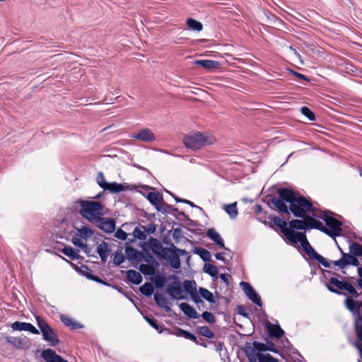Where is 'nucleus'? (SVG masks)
I'll return each instance as SVG.
<instances>
[{
  "mask_svg": "<svg viewBox=\"0 0 362 362\" xmlns=\"http://www.w3.org/2000/svg\"><path fill=\"white\" fill-rule=\"evenodd\" d=\"M274 209L279 212L288 214L291 212L295 217L303 216V208L309 207L310 200L303 196H296L294 192L288 188L279 190L278 197L271 199Z\"/></svg>",
  "mask_w": 362,
  "mask_h": 362,
  "instance_id": "nucleus-1",
  "label": "nucleus"
},
{
  "mask_svg": "<svg viewBox=\"0 0 362 362\" xmlns=\"http://www.w3.org/2000/svg\"><path fill=\"white\" fill-rule=\"evenodd\" d=\"M272 222L278 226L289 242L296 245L300 243L305 253L313 259L317 261L325 267H328L329 264L322 255L318 254L308 242L305 232H296L288 228L287 222L281 218L275 216L272 218Z\"/></svg>",
  "mask_w": 362,
  "mask_h": 362,
  "instance_id": "nucleus-2",
  "label": "nucleus"
},
{
  "mask_svg": "<svg viewBox=\"0 0 362 362\" xmlns=\"http://www.w3.org/2000/svg\"><path fill=\"white\" fill-rule=\"evenodd\" d=\"M313 216L322 219L326 223V226H325L322 222L317 220L318 224L317 226L315 227V229L325 233L332 238H335L341 235L342 232V223L341 221L332 217L330 211H317L315 209V211L313 212Z\"/></svg>",
  "mask_w": 362,
  "mask_h": 362,
  "instance_id": "nucleus-3",
  "label": "nucleus"
},
{
  "mask_svg": "<svg viewBox=\"0 0 362 362\" xmlns=\"http://www.w3.org/2000/svg\"><path fill=\"white\" fill-rule=\"evenodd\" d=\"M339 249L341 253V257L335 261L328 262L329 266L327 268H331L333 266L338 267L339 269H344L348 266H358L360 262L358 257H362V245L358 243H351L349 244V252H344L340 247Z\"/></svg>",
  "mask_w": 362,
  "mask_h": 362,
  "instance_id": "nucleus-4",
  "label": "nucleus"
},
{
  "mask_svg": "<svg viewBox=\"0 0 362 362\" xmlns=\"http://www.w3.org/2000/svg\"><path fill=\"white\" fill-rule=\"evenodd\" d=\"M77 202L81 207L79 214L90 223H94L104 216V206L100 202L79 199Z\"/></svg>",
  "mask_w": 362,
  "mask_h": 362,
  "instance_id": "nucleus-5",
  "label": "nucleus"
},
{
  "mask_svg": "<svg viewBox=\"0 0 362 362\" xmlns=\"http://www.w3.org/2000/svg\"><path fill=\"white\" fill-rule=\"evenodd\" d=\"M310 206L306 208H303V210L305 211V214L303 216H300L299 218H303V220L299 219H293L289 222L288 228L291 230H306V229H315V227L317 226V220L313 217L307 215V213H311L315 211V208L310 201Z\"/></svg>",
  "mask_w": 362,
  "mask_h": 362,
  "instance_id": "nucleus-6",
  "label": "nucleus"
},
{
  "mask_svg": "<svg viewBox=\"0 0 362 362\" xmlns=\"http://www.w3.org/2000/svg\"><path fill=\"white\" fill-rule=\"evenodd\" d=\"M214 141V138L207 137L199 132L186 135L183 139L185 146L192 150L200 149L205 145L213 144Z\"/></svg>",
  "mask_w": 362,
  "mask_h": 362,
  "instance_id": "nucleus-7",
  "label": "nucleus"
},
{
  "mask_svg": "<svg viewBox=\"0 0 362 362\" xmlns=\"http://www.w3.org/2000/svg\"><path fill=\"white\" fill-rule=\"evenodd\" d=\"M37 325L41 331L42 338L50 346H55L59 344V339L54 329L40 316L36 317Z\"/></svg>",
  "mask_w": 362,
  "mask_h": 362,
  "instance_id": "nucleus-8",
  "label": "nucleus"
},
{
  "mask_svg": "<svg viewBox=\"0 0 362 362\" xmlns=\"http://www.w3.org/2000/svg\"><path fill=\"white\" fill-rule=\"evenodd\" d=\"M267 349H271L267 347L266 344L255 341L252 343V346L250 344H246L244 351L249 362H257L259 354H256L255 351H265Z\"/></svg>",
  "mask_w": 362,
  "mask_h": 362,
  "instance_id": "nucleus-9",
  "label": "nucleus"
},
{
  "mask_svg": "<svg viewBox=\"0 0 362 362\" xmlns=\"http://www.w3.org/2000/svg\"><path fill=\"white\" fill-rule=\"evenodd\" d=\"M147 199L158 211L166 212L167 209H172L174 211H177L176 209H174L171 206L165 204L163 202L162 194L158 192H148L147 194Z\"/></svg>",
  "mask_w": 362,
  "mask_h": 362,
  "instance_id": "nucleus-10",
  "label": "nucleus"
},
{
  "mask_svg": "<svg viewBox=\"0 0 362 362\" xmlns=\"http://www.w3.org/2000/svg\"><path fill=\"white\" fill-rule=\"evenodd\" d=\"M240 286L245 292L247 297L257 305L262 307V302L260 296L255 291L250 284L246 281H241Z\"/></svg>",
  "mask_w": 362,
  "mask_h": 362,
  "instance_id": "nucleus-11",
  "label": "nucleus"
},
{
  "mask_svg": "<svg viewBox=\"0 0 362 362\" xmlns=\"http://www.w3.org/2000/svg\"><path fill=\"white\" fill-rule=\"evenodd\" d=\"M94 223L106 233H112L115 230V221L113 218L101 216Z\"/></svg>",
  "mask_w": 362,
  "mask_h": 362,
  "instance_id": "nucleus-12",
  "label": "nucleus"
},
{
  "mask_svg": "<svg viewBox=\"0 0 362 362\" xmlns=\"http://www.w3.org/2000/svg\"><path fill=\"white\" fill-rule=\"evenodd\" d=\"M6 341L17 349L25 350L29 349L31 345L30 339L25 336L21 337H8L6 338Z\"/></svg>",
  "mask_w": 362,
  "mask_h": 362,
  "instance_id": "nucleus-13",
  "label": "nucleus"
},
{
  "mask_svg": "<svg viewBox=\"0 0 362 362\" xmlns=\"http://www.w3.org/2000/svg\"><path fill=\"white\" fill-rule=\"evenodd\" d=\"M93 235V230L88 226H83L81 228L76 230V235L71 238V243L74 245L75 240H78L79 243H83L88 238H91Z\"/></svg>",
  "mask_w": 362,
  "mask_h": 362,
  "instance_id": "nucleus-14",
  "label": "nucleus"
},
{
  "mask_svg": "<svg viewBox=\"0 0 362 362\" xmlns=\"http://www.w3.org/2000/svg\"><path fill=\"white\" fill-rule=\"evenodd\" d=\"M150 247L152 252L161 258H166L170 250L169 247H163L160 242L155 238L151 240Z\"/></svg>",
  "mask_w": 362,
  "mask_h": 362,
  "instance_id": "nucleus-15",
  "label": "nucleus"
},
{
  "mask_svg": "<svg viewBox=\"0 0 362 362\" xmlns=\"http://www.w3.org/2000/svg\"><path fill=\"white\" fill-rule=\"evenodd\" d=\"M132 138L136 139L144 142H152L156 140V136L153 132L149 129H142L138 131L136 134L132 136Z\"/></svg>",
  "mask_w": 362,
  "mask_h": 362,
  "instance_id": "nucleus-16",
  "label": "nucleus"
},
{
  "mask_svg": "<svg viewBox=\"0 0 362 362\" xmlns=\"http://www.w3.org/2000/svg\"><path fill=\"white\" fill-rule=\"evenodd\" d=\"M346 282V281H340L337 278L332 277L329 279V284H327L326 286L330 292L339 295L344 294L343 292L339 290H344Z\"/></svg>",
  "mask_w": 362,
  "mask_h": 362,
  "instance_id": "nucleus-17",
  "label": "nucleus"
},
{
  "mask_svg": "<svg viewBox=\"0 0 362 362\" xmlns=\"http://www.w3.org/2000/svg\"><path fill=\"white\" fill-rule=\"evenodd\" d=\"M41 356L46 362H69L51 349L43 350Z\"/></svg>",
  "mask_w": 362,
  "mask_h": 362,
  "instance_id": "nucleus-18",
  "label": "nucleus"
},
{
  "mask_svg": "<svg viewBox=\"0 0 362 362\" xmlns=\"http://www.w3.org/2000/svg\"><path fill=\"white\" fill-rule=\"evenodd\" d=\"M167 293L173 298L175 299H182L184 298L182 296V288L180 284H173L167 287Z\"/></svg>",
  "mask_w": 362,
  "mask_h": 362,
  "instance_id": "nucleus-19",
  "label": "nucleus"
},
{
  "mask_svg": "<svg viewBox=\"0 0 362 362\" xmlns=\"http://www.w3.org/2000/svg\"><path fill=\"white\" fill-rule=\"evenodd\" d=\"M96 251L100 256L102 262H105L110 252L109 245L104 240H102L97 246Z\"/></svg>",
  "mask_w": 362,
  "mask_h": 362,
  "instance_id": "nucleus-20",
  "label": "nucleus"
},
{
  "mask_svg": "<svg viewBox=\"0 0 362 362\" xmlns=\"http://www.w3.org/2000/svg\"><path fill=\"white\" fill-rule=\"evenodd\" d=\"M207 236L212 240L214 242H215L219 247L221 248H224L226 250H228V248L225 247L224 242L223 238L221 237L220 234L214 229V228H210L208 230L206 233Z\"/></svg>",
  "mask_w": 362,
  "mask_h": 362,
  "instance_id": "nucleus-21",
  "label": "nucleus"
},
{
  "mask_svg": "<svg viewBox=\"0 0 362 362\" xmlns=\"http://www.w3.org/2000/svg\"><path fill=\"white\" fill-rule=\"evenodd\" d=\"M180 308L185 315L192 319H197L199 317L197 312L195 309L187 303H182L180 304Z\"/></svg>",
  "mask_w": 362,
  "mask_h": 362,
  "instance_id": "nucleus-22",
  "label": "nucleus"
},
{
  "mask_svg": "<svg viewBox=\"0 0 362 362\" xmlns=\"http://www.w3.org/2000/svg\"><path fill=\"white\" fill-rule=\"evenodd\" d=\"M60 320L65 326L71 329H77L83 327V325L81 323L76 322L72 318L65 315H61Z\"/></svg>",
  "mask_w": 362,
  "mask_h": 362,
  "instance_id": "nucleus-23",
  "label": "nucleus"
},
{
  "mask_svg": "<svg viewBox=\"0 0 362 362\" xmlns=\"http://www.w3.org/2000/svg\"><path fill=\"white\" fill-rule=\"evenodd\" d=\"M129 189L128 185L126 184H120L115 182L107 183L104 190H108L112 193H118L125 191Z\"/></svg>",
  "mask_w": 362,
  "mask_h": 362,
  "instance_id": "nucleus-24",
  "label": "nucleus"
},
{
  "mask_svg": "<svg viewBox=\"0 0 362 362\" xmlns=\"http://www.w3.org/2000/svg\"><path fill=\"white\" fill-rule=\"evenodd\" d=\"M193 63L194 64L201 66L207 70L216 69L219 65L218 62L209 59L196 60Z\"/></svg>",
  "mask_w": 362,
  "mask_h": 362,
  "instance_id": "nucleus-25",
  "label": "nucleus"
},
{
  "mask_svg": "<svg viewBox=\"0 0 362 362\" xmlns=\"http://www.w3.org/2000/svg\"><path fill=\"white\" fill-rule=\"evenodd\" d=\"M269 337L280 339L284 334V331L279 325L269 324L267 325Z\"/></svg>",
  "mask_w": 362,
  "mask_h": 362,
  "instance_id": "nucleus-26",
  "label": "nucleus"
},
{
  "mask_svg": "<svg viewBox=\"0 0 362 362\" xmlns=\"http://www.w3.org/2000/svg\"><path fill=\"white\" fill-rule=\"evenodd\" d=\"M127 278L131 283L136 285L140 284L142 281L141 274L139 272L133 269L127 271Z\"/></svg>",
  "mask_w": 362,
  "mask_h": 362,
  "instance_id": "nucleus-27",
  "label": "nucleus"
},
{
  "mask_svg": "<svg viewBox=\"0 0 362 362\" xmlns=\"http://www.w3.org/2000/svg\"><path fill=\"white\" fill-rule=\"evenodd\" d=\"M165 259L169 261V263L173 268L177 269L180 267V259L177 253L168 252Z\"/></svg>",
  "mask_w": 362,
  "mask_h": 362,
  "instance_id": "nucleus-28",
  "label": "nucleus"
},
{
  "mask_svg": "<svg viewBox=\"0 0 362 362\" xmlns=\"http://www.w3.org/2000/svg\"><path fill=\"white\" fill-rule=\"evenodd\" d=\"M154 300L159 307L165 309L166 311H169L170 310V307L168 306V302L167 298L164 297L162 294L156 293L154 294Z\"/></svg>",
  "mask_w": 362,
  "mask_h": 362,
  "instance_id": "nucleus-29",
  "label": "nucleus"
},
{
  "mask_svg": "<svg viewBox=\"0 0 362 362\" xmlns=\"http://www.w3.org/2000/svg\"><path fill=\"white\" fill-rule=\"evenodd\" d=\"M62 252L71 259L72 260L78 259L79 258L78 250L71 247H64L62 250Z\"/></svg>",
  "mask_w": 362,
  "mask_h": 362,
  "instance_id": "nucleus-30",
  "label": "nucleus"
},
{
  "mask_svg": "<svg viewBox=\"0 0 362 362\" xmlns=\"http://www.w3.org/2000/svg\"><path fill=\"white\" fill-rule=\"evenodd\" d=\"M345 303L346 308L352 313L358 312L361 305L358 300H355L353 298L348 297L345 300Z\"/></svg>",
  "mask_w": 362,
  "mask_h": 362,
  "instance_id": "nucleus-31",
  "label": "nucleus"
},
{
  "mask_svg": "<svg viewBox=\"0 0 362 362\" xmlns=\"http://www.w3.org/2000/svg\"><path fill=\"white\" fill-rule=\"evenodd\" d=\"M203 269L205 273L209 274L211 277L217 279L218 272L216 266L210 263H206Z\"/></svg>",
  "mask_w": 362,
  "mask_h": 362,
  "instance_id": "nucleus-32",
  "label": "nucleus"
},
{
  "mask_svg": "<svg viewBox=\"0 0 362 362\" xmlns=\"http://www.w3.org/2000/svg\"><path fill=\"white\" fill-rule=\"evenodd\" d=\"M225 211L229 215L231 218H235L238 216V209L236 202L225 205Z\"/></svg>",
  "mask_w": 362,
  "mask_h": 362,
  "instance_id": "nucleus-33",
  "label": "nucleus"
},
{
  "mask_svg": "<svg viewBox=\"0 0 362 362\" xmlns=\"http://www.w3.org/2000/svg\"><path fill=\"white\" fill-rule=\"evenodd\" d=\"M199 293L201 296L209 303H216V299L213 293L204 288H199Z\"/></svg>",
  "mask_w": 362,
  "mask_h": 362,
  "instance_id": "nucleus-34",
  "label": "nucleus"
},
{
  "mask_svg": "<svg viewBox=\"0 0 362 362\" xmlns=\"http://www.w3.org/2000/svg\"><path fill=\"white\" fill-rule=\"evenodd\" d=\"M183 286L185 291L189 293V295L197 291V284L194 281L185 280L183 282Z\"/></svg>",
  "mask_w": 362,
  "mask_h": 362,
  "instance_id": "nucleus-35",
  "label": "nucleus"
},
{
  "mask_svg": "<svg viewBox=\"0 0 362 362\" xmlns=\"http://www.w3.org/2000/svg\"><path fill=\"white\" fill-rule=\"evenodd\" d=\"M194 252L199 255L202 259L204 262L211 261V254L206 249L197 247L195 248Z\"/></svg>",
  "mask_w": 362,
  "mask_h": 362,
  "instance_id": "nucleus-36",
  "label": "nucleus"
},
{
  "mask_svg": "<svg viewBox=\"0 0 362 362\" xmlns=\"http://www.w3.org/2000/svg\"><path fill=\"white\" fill-rule=\"evenodd\" d=\"M187 25L190 29L196 31H201L203 28L202 24L193 18H188Z\"/></svg>",
  "mask_w": 362,
  "mask_h": 362,
  "instance_id": "nucleus-37",
  "label": "nucleus"
},
{
  "mask_svg": "<svg viewBox=\"0 0 362 362\" xmlns=\"http://www.w3.org/2000/svg\"><path fill=\"white\" fill-rule=\"evenodd\" d=\"M139 291L142 294L151 296L153 293V287L151 283L146 282L139 288Z\"/></svg>",
  "mask_w": 362,
  "mask_h": 362,
  "instance_id": "nucleus-38",
  "label": "nucleus"
},
{
  "mask_svg": "<svg viewBox=\"0 0 362 362\" xmlns=\"http://www.w3.org/2000/svg\"><path fill=\"white\" fill-rule=\"evenodd\" d=\"M139 269L144 274L146 275H153L155 273L154 267L147 264H140Z\"/></svg>",
  "mask_w": 362,
  "mask_h": 362,
  "instance_id": "nucleus-39",
  "label": "nucleus"
},
{
  "mask_svg": "<svg viewBox=\"0 0 362 362\" xmlns=\"http://www.w3.org/2000/svg\"><path fill=\"white\" fill-rule=\"evenodd\" d=\"M199 333L209 339H212L214 337V332L207 326L200 327L199 328Z\"/></svg>",
  "mask_w": 362,
  "mask_h": 362,
  "instance_id": "nucleus-40",
  "label": "nucleus"
},
{
  "mask_svg": "<svg viewBox=\"0 0 362 362\" xmlns=\"http://www.w3.org/2000/svg\"><path fill=\"white\" fill-rule=\"evenodd\" d=\"M257 360L259 362H279L277 358H274L271 354H259Z\"/></svg>",
  "mask_w": 362,
  "mask_h": 362,
  "instance_id": "nucleus-41",
  "label": "nucleus"
},
{
  "mask_svg": "<svg viewBox=\"0 0 362 362\" xmlns=\"http://www.w3.org/2000/svg\"><path fill=\"white\" fill-rule=\"evenodd\" d=\"M134 236L139 240H145L146 235L144 229L141 227H136L133 231Z\"/></svg>",
  "mask_w": 362,
  "mask_h": 362,
  "instance_id": "nucleus-42",
  "label": "nucleus"
},
{
  "mask_svg": "<svg viewBox=\"0 0 362 362\" xmlns=\"http://www.w3.org/2000/svg\"><path fill=\"white\" fill-rule=\"evenodd\" d=\"M74 245L81 248L88 256L91 255V248L86 243H79L78 240H75Z\"/></svg>",
  "mask_w": 362,
  "mask_h": 362,
  "instance_id": "nucleus-43",
  "label": "nucleus"
},
{
  "mask_svg": "<svg viewBox=\"0 0 362 362\" xmlns=\"http://www.w3.org/2000/svg\"><path fill=\"white\" fill-rule=\"evenodd\" d=\"M300 112L310 121H315V114L308 107H302L301 109H300Z\"/></svg>",
  "mask_w": 362,
  "mask_h": 362,
  "instance_id": "nucleus-44",
  "label": "nucleus"
},
{
  "mask_svg": "<svg viewBox=\"0 0 362 362\" xmlns=\"http://www.w3.org/2000/svg\"><path fill=\"white\" fill-rule=\"evenodd\" d=\"M80 273L90 280V277L93 276V271L86 265H81L79 269Z\"/></svg>",
  "mask_w": 362,
  "mask_h": 362,
  "instance_id": "nucleus-45",
  "label": "nucleus"
},
{
  "mask_svg": "<svg viewBox=\"0 0 362 362\" xmlns=\"http://www.w3.org/2000/svg\"><path fill=\"white\" fill-rule=\"evenodd\" d=\"M28 322H15L11 325L13 330L25 331Z\"/></svg>",
  "mask_w": 362,
  "mask_h": 362,
  "instance_id": "nucleus-46",
  "label": "nucleus"
},
{
  "mask_svg": "<svg viewBox=\"0 0 362 362\" xmlns=\"http://www.w3.org/2000/svg\"><path fill=\"white\" fill-rule=\"evenodd\" d=\"M344 291H347L348 293L355 296L356 298H357L359 296L356 288L349 281L346 282V284L344 287Z\"/></svg>",
  "mask_w": 362,
  "mask_h": 362,
  "instance_id": "nucleus-47",
  "label": "nucleus"
},
{
  "mask_svg": "<svg viewBox=\"0 0 362 362\" xmlns=\"http://www.w3.org/2000/svg\"><path fill=\"white\" fill-rule=\"evenodd\" d=\"M146 320L148 322V323L153 327L155 329H156L159 333H161L163 330L162 326L157 324L156 320L154 318H149L146 317Z\"/></svg>",
  "mask_w": 362,
  "mask_h": 362,
  "instance_id": "nucleus-48",
  "label": "nucleus"
},
{
  "mask_svg": "<svg viewBox=\"0 0 362 362\" xmlns=\"http://www.w3.org/2000/svg\"><path fill=\"white\" fill-rule=\"evenodd\" d=\"M96 180H97V183L98 184V185L103 188V189H105V186L107 185V183L106 181H105V176L103 175V173L102 172H100L98 173V175H97V177H96Z\"/></svg>",
  "mask_w": 362,
  "mask_h": 362,
  "instance_id": "nucleus-49",
  "label": "nucleus"
},
{
  "mask_svg": "<svg viewBox=\"0 0 362 362\" xmlns=\"http://www.w3.org/2000/svg\"><path fill=\"white\" fill-rule=\"evenodd\" d=\"M179 332L185 339H189L192 341H196V340H197V336L194 335V334H192L191 332H189L188 331H186V330H184L182 329H179Z\"/></svg>",
  "mask_w": 362,
  "mask_h": 362,
  "instance_id": "nucleus-50",
  "label": "nucleus"
},
{
  "mask_svg": "<svg viewBox=\"0 0 362 362\" xmlns=\"http://www.w3.org/2000/svg\"><path fill=\"white\" fill-rule=\"evenodd\" d=\"M202 317L205 321L209 323H214L216 321L214 315L208 311H204L202 314Z\"/></svg>",
  "mask_w": 362,
  "mask_h": 362,
  "instance_id": "nucleus-51",
  "label": "nucleus"
},
{
  "mask_svg": "<svg viewBox=\"0 0 362 362\" xmlns=\"http://www.w3.org/2000/svg\"><path fill=\"white\" fill-rule=\"evenodd\" d=\"M125 258L122 253L121 252H116L114 259H113V263L114 264L119 266L122 262H124Z\"/></svg>",
  "mask_w": 362,
  "mask_h": 362,
  "instance_id": "nucleus-52",
  "label": "nucleus"
},
{
  "mask_svg": "<svg viewBox=\"0 0 362 362\" xmlns=\"http://www.w3.org/2000/svg\"><path fill=\"white\" fill-rule=\"evenodd\" d=\"M126 252H127L128 258L130 259H136L139 254V252L132 247L127 248Z\"/></svg>",
  "mask_w": 362,
  "mask_h": 362,
  "instance_id": "nucleus-53",
  "label": "nucleus"
},
{
  "mask_svg": "<svg viewBox=\"0 0 362 362\" xmlns=\"http://www.w3.org/2000/svg\"><path fill=\"white\" fill-rule=\"evenodd\" d=\"M169 249H170L169 252H173L175 253H177L179 258L180 256L187 254L186 250L180 249V248L177 247L176 246H175L173 244L171 245V247H169Z\"/></svg>",
  "mask_w": 362,
  "mask_h": 362,
  "instance_id": "nucleus-54",
  "label": "nucleus"
},
{
  "mask_svg": "<svg viewBox=\"0 0 362 362\" xmlns=\"http://www.w3.org/2000/svg\"><path fill=\"white\" fill-rule=\"evenodd\" d=\"M115 237L117 239L125 240L127 238V233L123 230L119 228L115 233Z\"/></svg>",
  "mask_w": 362,
  "mask_h": 362,
  "instance_id": "nucleus-55",
  "label": "nucleus"
},
{
  "mask_svg": "<svg viewBox=\"0 0 362 362\" xmlns=\"http://www.w3.org/2000/svg\"><path fill=\"white\" fill-rule=\"evenodd\" d=\"M141 228L145 231V233L152 234L156 231V226L153 223L141 226Z\"/></svg>",
  "mask_w": 362,
  "mask_h": 362,
  "instance_id": "nucleus-56",
  "label": "nucleus"
},
{
  "mask_svg": "<svg viewBox=\"0 0 362 362\" xmlns=\"http://www.w3.org/2000/svg\"><path fill=\"white\" fill-rule=\"evenodd\" d=\"M166 279L164 276H157L155 281L156 287L162 288L165 286Z\"/></svg>",
  "mask_w": 362,
  "mask_h": 362,
  "instance_id": "nucleus-57",
  "label": "nucleus"
},
{
  "mask_svg": "<svg viewBox=\"0 0 362 362\" xmlns=\"http://www.w3.org/2000/svg\"><path fill=\"white\" fill-rule=\"evenodd\" d=\"M175 199L176 200L177 202L187 204L189 206H191L192 207H197V208H199L201 209V208L199 206H196L193 202H192L189 200L181 199L179 197H175Z\"/></svg>",
  "mask_w": 362,
  "mask_h": 362,
  "instance_id": "nucleus-58",
  "label": "nucleus"
},
{
  "mask_svg": "<svg viewBox=\"0 0 362 362\" xmlns=\"http://www.w3.org/2000/svg\"><path fill=\"white\" fill-rule=\"evenodd\" d=\"M182 235V230L180 228H176L173 229V236L175 240H179Z\"/></svg>",
  "mask_w": 362,
  "mask_h": 362,
  "instance_id": "nucleus-59",
  "label": "nucleus"
},
{
  "mask_svg": "<svg viewBox=\"0 0 362 362\" xmlns=\"http://www.w3.org/2000/svg\"><path fill=\"white\" fill-rule=\"evenodd\" d=\"M25 331L30 332L31 333H33L34 334H40L39 330L37 328H35L32 324H30L29 322H28Z\"/></svg>",
  "mask_w": 362,
  "mask_h": 362,
  "instance_id": "nucleus-60",
  "label": "nucleus"
},
{
  "mask_svg": "<svg viewBox=\"0 0 362 362\" xmlns=\"http://www.w3.org/2000/svg\"><path fill=\"white\" fill-rule=\"evenodd\" d=\"M25 331L30 332L31 333H33L34 334H40L39 330L37 328H35L32 324H30L29 322H28Z\"/></svg>",
  "mask_w": 362,
  "mask_h": 362,
  "instance_id": "nucleus-61",
  "label": "nucleus"
},
{
  "mask_svg": "<svg viewBox=\"0 0 362 362\" xmlns=\"http://www.w3.org/2000/svg\"><path fill=\"white\" fill-rule=\"evenodd\" d=\"M90 280H93L94 281H96L99 284H103L105 286H110V284L109 283L105 282V281H103V279H100L98 276H95V275H93V276L90 277Z\"/></svg>",
  "mask_w": 362,
  "mask_h": 362,
  "instance_id": "nucleus-62",
  "label": "nucleus"
},
{
  "mask_svg": "<svg viewBox=\"0 0 362 362\" xmlns=\"http://www.w3.org/2000/svg\"><path fill=\"white\" fill-rule=\"evenodd\" d=\"M190 296L192 298V299L196 303H202L203 301L202 300V299L200 298V297L199 296L198 293H197V291L194 293H191L190 294Z\"/></svg>",
  "mask_w": 362,
  "mask_h": 362,
  "instance_id": "nucleus-63",
  "label": "nucleus"
},
{
  "mask_svg": "<svg viewBox=\"0 0 362 362\" xmlns=\"http://www.w3.org/2000/svg\"><path fill=\"white\" fill-rule=\"evenodd\" d=\"M358 274L359 276V279H358V287L362 289V267H358Z\"/></svg>",
  "mask_w": 362,
  "mask_h": 362,
  "instance_id": "nucleus-64",
  "label": "nucleus"
}]
</instances>
